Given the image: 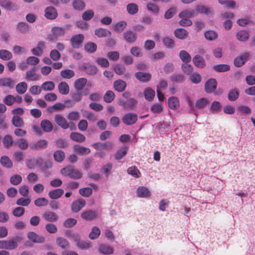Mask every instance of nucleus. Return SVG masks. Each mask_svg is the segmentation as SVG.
<instances>
[{"label": "nucleus", "instance_id": "obj_1", "mask_svg": "<svg viewBox=\"0 0 255 255\" xmlns=\"http://www.w3.org/2000/svg\"><path fill=\"white\" fill-rule=\"evenodd\" d=\"M61 173L62 175L74 179H79L82 177V173L72 166H67L61 169Z\"/></svg>", "mask_w": 255, "mask_h": 255}, {"label": "nucleus", "instance_id": "obj_2", "mask_svg": "<svg viewBox=\"0 0 255 255\" xmlns=\"http://www.w3.org/2000/svg\"><path fill=\"white\" fill-rule=\"evenodd\" d=\"M51 33L52 34L49 35L48 38L50 41H54L64 35L65 29L59 26H54L51 29Z\"/></svg>", "mask_w": 255, "mask_h": 255}, {"label": "nucleus", "instance_id": "obj_3", "mask_svg": "<svg viewBox=\"0 0 255 255\" xmlns=\"http://www.w3.org/2000/svg\"><path fill=\"white\" fill-rule=\"evenodd\" d=\"M137 115L135 113H129L125 114L122 118V122L126 125H131L136 123Z\"/></svg>", "mask_w": 255, "mask_h": 255}, {"label": "nucleus", "instance_id": "obj_4", "mask_svg": "<svg viewBox=\"0 0 255 255\" xmlns=\"http://www.w3.org/2000/svg\"><path fill=\"white\" fill-rule=\"evenodd\" d=\"M17 247L18 244L13 241L12 239L9 240L0 241V249L12 250Z\"/></svg>", "mask_w": 255, "mask_h": 255}, {"label": "nucleus", "instance_id": "obj_5", "mask_svg": "<svg viewBox=\"0 0 255 255\" xmlns=\"http://www.w3.org/2000/svg\"><path fill=\"white\" fill-rule=\"evenodd\" d=\"M86 205L84 199L80 198L74 201L71 204V210L73 212L78 213Z\"/></svg>", "mask_w": 255, "mask_h": 255}, {"label": "nucleus", "instance_id": "obj_6", "mask_svg": "<svg viewBox=\"0 0 255 255\" xmlns=\"http://www.w3.org/2000/svg\"><path fill=\"white\" fill-rule=\"evenodd\" d=\"M84 36L82 34H78L73 36L70 40L71 45L75 48H78L83 42Z\"/></svg>", "mask_w": 255, "mask_h": 255}, {"label": "nucleus", "instance_id": "obj_7", "mask_svg": "<svg viewBox=\"0 0 255 255\" xmlns=\"http://www.w3.org/2000/svg\"><path fill=\"white\" fill-rule=\"evenodd\" d=\"M0 6L10 11H15L18 9L17 5L10 0H0Z\"/></svg>", "mask_w": 255, "mask_h": 255}, {"label": "nucleus", "instance_id": "obj_8", "mask_svg": "<svg viewBox=\"0 0 255 255\" xmlns=\"http://www.w3.org/2000/svg\"><path fill=\"white\" fill-rule=\"evenodd\" d=\"M54 120L56 124L61 128L65 129L69 128V124L63 116L61 115H56L55 116Z\"/></svg>", "mask_w": 255, "mask_h": 255}, {"label": "nucleus", "instance_id": "obj_9", "mask_svg": "<svg viewBox=\"0 0 255 255\" xmlns=\"http://www.w3.org/2000/svg\"><path fill=\"white\" fill-rule=\"evenodd\" d=\"M123 37L127 42L133 43L136 40L137 35L132 30H128L124 33Z\"/></svg>", "mask_w": 255, "mask_h": 255}, {"label": "nucleus", "instance_id": "obj_10", "mask_svg": "<svg viewBox=\"0 0 255 255\" xmlns=\"http://www.w3.org/2000/svg\"><path fill=\"white\" fill-rule=\"evenodd\" d=\"M28 239L33 243H43L45 239L44 237L39 236L34 232H29L27 233Z\"/></svg>", "mask_w": 255, "mask_h": 255}, {"label": "nucleus", "instance_id": "obj_11", "mask_svg": "<svg viewBox=\"0 0 255 255\" xmlns=\"http://www.w3.org/2000/svg\"><path fill=\"white\" fill-rule=\"evenodd\" d=\"M45 16L48 19L53 20L57 18L58 13L56 9L53 6H48L45 9Z\"/></svg>", "mask_w": 255, "mask_h": 255}, {"label": "nucleus", "instance_id": "obj_12", "mask_svg": "<svg viewBox=\"0 0 255 255\" xmlns=\"http://www.w3.org/2000/svg\"><path fill=\"white\" fill-rule=\"evenodd\" d=\"M250 56V53L246 52L240 56L237 57L234 60V64L237 67L242 66L247 61Z\"/></svg>", "mask_w": 255, "mask_h": 255}, {"label": "nucleus", "instance_id": "obj_13", "mask_svg": "<svg viewBox=\"0 0 255 255\" xmlns=\"http://www.w3.org/2000/svg\"><path fill=\"white\" fill-rule=\"evenodd\" d=\"M135 78L142 82H147L151 79V75L149 73L137 72L135 73Z\"/></svg>", "mask_w": 255, "mask_h": 255}, {"label": "nucleus", "instance_id": "obj_14", "mask_svg": "<svg viewBox=\"0 0 255 255\" xmlns=\"http://www.w3.org/2000/svg\"><path fill=\"white\" fill-rule=\"evenodd\" d=\"M217 83L216 80L214 78L208 80L205 84V89L207 93H212L216 88Z\"/></svg>", "mask_w": 255, "mask_h": 255}, {"label": "nucleus", "instance_id": "obj_15", "mask_svg": "<svg viewBox=\"0 0 255 255\" xmlns=\"http://www.w3.org/2000/svg\"><path fill=\"white\" fill-rule=\"evenodd\" d=\"M97 212L91 210L85 211L81 214V217L85 220L91 221L97 218Z\"/></svg>", "mask_w": 255, "mask_h": 255}, {"label": "nucleus", "instance_id": "obj_16", "mask_svg": "<svg viewBox=\"0 0 255 255\" xmlns=\"http://www.w3.org/2000/svg\"><path fill=\"white\" fill-rule=\"evenodd\" d=\"M64 192V190L61 188L53 189L49 192L48 196L53 200L58 199L63 195Z\"/></svg>", "mask_w": 255, "mask_h": 255}, {"label": "nucleus", "instance_id": "obj_17", "mask_svg": "<svg viewBox=\"0 0 255 255\" xmlns=\"http://www.w3.org/2000/svg\"><path fill=\"white\" fill-rule=\"evenodd\" d=\"M83 69L84 70V72L90 75H95L97 72L98 69L97 67L93 65H91L89 63H85L82 66Z\"/></svg>", "mask_w": 255, "mask_h": 255}, {"label": "nucleus", "instance_id": "obj_18", "mask_svg": "<svg viewBox=\"0 0 255 255\" xmlns=\"http://www.w3.org/2000/svg\"><path fill=\"white\" fill-rule=\"evenodd\" d=\"M36 68L35 67L32 68L30 70L26 72V79L28 81H37L39 77L38 74L36 73Z\"/></svg>", "mask_w": 255, "mask_h": 255}, {"label": "nucleus", "instance_id": "obj_19", "mask_svg": "<svg viewBox=\"0 0 255 255\" xmlns=\"http://www.w3.org/2000/svg\"><path fill=\"white\" fill-rule=\"evenodd\" d=\"M168 105L169 108L173 110L178 109L180 107L178 99L176 97H171L168 100Z\"/></svg>", "mask_w": 255, "mask_h": 255}, {"label": "nucleus", "instance_id": "obj_20", "mask_svg": "<svg viewBox=\"0 0 255 255\" xmlns=\"http://www.w3.org/2000/svg\"><path fill=\"white\" fill-rule=\"evenodd\" d=\"M48 145L47 141L45 139L39 140L35 143H31L30 147L32 150L46 148Z\"/></svg>", "mask_w": 255, "mask_h": 255}, {"label": "nucleus", "instance_id": "obj_21", "mask_svg": "<svg viewBox=\"0 0 255 255\" xmlns=\"http://www.w3.org/2000/svg\"><path fill=\"white\" fill-rule=\"evenodd\" d=\"M87 80L85 78H81L77 79L74 83V87L76 92L81 91L85 86Z\"/></svg>", "mask_w": 255, "mask_h": 255}, {"label": "nucleus", "instance_id": "obj_22", "mask_svg": "<svg viewBox=\"0 0 255 255\" xmlns=\"http://www.w3.org/2000/svg\"><path fill=\"white\" fill-rule=\"evenodd\" d=\"M193 62L197 67L199 68H203L206 66L205 60L199 55H196L194 57Z\"/></svg>", "mask_w": 255, "mask_h": 255}, {"label": "nucleus", "instance_id": "obj_23", "mask_svg": "<svg viewBox=\"0 0 255 255\" xmlns=\"http://www.w3.org/2000/svg\"><path fill=\"white\" fill-rule=\"evenodd\" d=\"M70 138L71 140L77 142H83L86 139L84 134L78 132H72L70 133Z\"/></svg>", "mask_w": 255, "mask_h": 255}, {"label": "nucleus", "instance_id": "obj_24", "mask_svg": "<svg viewBox=\"0 0 255 255\" xmlns=\"http://www.w3.org/2000/svg\"><path fill=\"white\" fill-rule=\"evenodd\" d=\"M99 251L104 255H111L114 253V249L109 245L102 244L99 246Z\"/></svg>", "mask_w": 255, "mask_h": 255}, {"label": "nucleus", "instance_id": "obj_25", "mask_svg": "<svg viewBox=\"0 0 255 255\" xmlns=\"http://www.w3.org/2000/svg\"><path fill=\"white\" fill-rule=\"evenodd\" d=\"M113 145L111 142L108 141L105 143H96L94 144V148L99 150L107 149L110 150L113 148Z\"/></svg>", "mask_w": 255, "mask_h": 255}, {"label": "nucleus", "instance_id": "obj_26", "mask_svg": "<svg viewBox=\"0 0 255 255\" xmlns=\"http://www.w3.org/2000/svg\"><path fill=\"white\" fill-rule=\"evenodd\" d=\"M196 11L197 13H205L209 16H212L213 14V10L210 7H206L202 5H197Z\"/></svg>", "mask_w": 255, "mask_h": 255}, {"label": "nucleus", "instance_id": "obj_27", "mask_svg": "<svg viewBox=\"0 0 255 255\" xmlns=\"http://www.w3.org/2000/svg\"><path fill=\"white\" fill-rule=\"evenodd\" d=\"M56 244L62 249H69L70 244L67 240L63 237H58L56 240Z\"/></svg>", "mask_w": 255, "mask_h": 255}, {"label": "nucleus", "instance_id": "obj_28", "mask_svg": "<svg viewBox=\"0 0 255 255\" xmlns=\"http://www.w3.org/2000/svg\"><path fill=\"white\" fill-rule=\"evenodd\" d=\"M114 87L115 90L121 92L124 91L126 88L127 84L122 80H118L114 82Z\"/></svg>", "mask_w": 255, "mask_h": 255}, {"label": "nucleus", "instance_id": "obj_29", "mask_svg": "<svg viewBox=\"0 0 255 255\" xmlns=\"http://www.w3.org/2000/svg\"><path fill=\"white\" fill-rule=\"evenodd\" d=\"M137 195L139 197L147 198L150 196V193L147 188L141 186L137 188Z\"/></svg>", "mask_w": 255, "mask_h": 255}, {"label": "nucleus", "instance_id": "obj_30", "mask_svg": "<svg viewBox=\"0 0 255 255\" xmlns=\"http://www.w3.org/2000/svg\"><path fill=\"white\" fill-rule=\"evenodd\" d=\"M209 103V101L207 98H202L196 101L193 109H201L204 108Z\"/></svg>", "mask_w": 255, "mask_h": 255}, {"label": "nucleus", "instance_id": "obj_31", "mask_svg": "<svg viewBox=\"0 0 255 255\" xmlns=\"http://www.w3.org/2000/svg\"><path fill=\"white\" fill-rule=\"evenodd\" d=\"M127 173L132 177L138 178L141 176V173L135 166L129 167L127 169Z\"/></svg>", "mask_w": 255, "mask_h": 255}, {"label": "nucleus", "instance_id": "obj_32", "mask_svg": "<svg viewBox=\"0 0 255 255\" xmlns=\"http://www.w3.org/2000/svg\"><path fill=\"white\" fill-rule=\"evenodd\" d=\"M40 126L45 132H50L53 129V125L48 120H42L41 122Z\"/></svg>", "mask_w": 255, "mask_h": 255}, {"label": "nucleus", "instance_id": "obj_33", "mask_svg": "<svg viewBox=\"0 0 255 255\" xmlns=\"http://www.w3.org/2000/svg\"><path fill=\"white\" fill-rule=\"evenodd\" d=\"M43 217L44 219L48 222H56L58 220V216L52 212L45 213Z\"/></svg>", "mask_w": 255, "mask_h": 255}, {"label": "nucleus", "instance_id": "obj_34", "mask_svg": "<svg viewBox=\"0 0 255 255\" xmlns=\"http://www.w3.org/2000/svg\"><path fill=\"white\" fill-rule=\"evenodd\" d=\"M58 89L61 94L67 95L69 93V86L65 82H60L58 86Z\"/></svg>", "mask_w": 255, "mask_h": 255}, {"label": "nucleus", "instance_id": "obj_35", "mask_svg": "<svg viewBox=\"0 0 255 255\" xmlns=\"http://www.w3.org/2000/svg\"><path fill=\"white\" fill-rule=\"evenodd\" d=\"M197 15V12L195 10H185L182 12H181L179 14V17H186V18H190L195 17Z\"/></svg>", "mask_w": 255, "mask_h": 255}, {"label": "nucleus", "instance_id": "obj_36", "mask_svg": "<svg viewBox=\"0 0 255 255\" xmlns=\"http://www.w3.org/2000/svg\"><path fill=\"white\" fill-rule=\"evenodd\" d=\"M249 33L246 30H241L236 34L237 39L240 41H246L249 38Z\"/></svg>", "mask_w": 255, "mask_h": 255}, {"label": "nucleus", "instance_id": "obj_37", "mask_svg": "<svg viewBox=\"0 0 255 255\" xmlns=\"http://www.w3.org/2000/svg\"><path fill=\"white\" fill-rule=\"evenodd\" d=\"M188 32L183 28H177L174 31L175 36L180 39L186 38L188 36Z\"/></svg>", "mask_w": 255, "mask_h": 255}, {"label": "nucleus", "instance_id": "obj_38", "mask_svg": "<svg viewBox=\"0 0 255 255\" xmlns=\"http://www.w3.org/2000/svg\"><path fill=\"white\" fill-rule=\"evenodd\" d=\"M43 162V160L42 158H38L37 159H30L27 161V166L29 169H33L37 165H41Z\"/></svg>", "mask_w": 255, "mask_h": 255}, {"label": "nucleus", "instance_id": "obj_39", "mask_svg": "<svg viewBox=\"0 0 255 255\" xmlns=\"http://www.w3.org/2000/svg\"><path fill=\"white\" fill-rule=\"evenodd\" d=\"M0 164L4 167L10 168L13 166V163L9 158L5 155L1 157L0 159Z\"/></svg>", "mask_w": 255, "mask_h": 255}, {"label": "nucleus", "instance_id": "obj_40", "mask_svg": "<svg viewBox=\"0 0 255 255\" xmlns=\"http://www.w3.org/2000/svg\"><path fill=\"white\" fill-rule=\"evenodd\" d=\"M95 34L99 37H104L110 36L111 33L106 29L99 28L95 30Z\"/></svg>", "mask_w": 255, "mask_h": 255}, {"label": "nucleus", "instance_id": "obj_41", "mask_svg": "<svg viewBox=\"0 0 255 255\" xmlns=\"http://www.w3.org/2000/svg\"><path fill=\"white\" fill-rule=\"evenodd\" d=\"M75 152L79 154L86 155L90 153V149L86 147L81 146L78 145H75L74 147Z\"/></svg>", "mask_w": 255, "mask_h": 255}, {"label": "nucleus", "instance_id": "obj_42", "mask_svg": "<svg viewBox=\"0 0 255 255\" xmlns=\"http://www.w3.org/2000/svg\"><path fill=\"white\" fill-rule=\"evenodd\" d=\"M14 82L10 78H4L0 79V86L2 87H8L12 88Z\"/></svg>", "mask_w": 255, "mask_h": 255}, {"label": "nucleus", "instance_id": "obj_43", "mask_svg": "<svg viewBox=\"0 0 255 255\" xmlns=\"http://www.w3.org/2000/svg\"><path fill=\"white\" fill-rule=\"evenodd\" d=\"M143 94L145 98L149 101H152L155 96V91L149 87L144 90Z\"/></svg>", "mask_w": 255, "mask_h": 255}, {"label": "nucleus", "instance_id": "obj_44", "mask_svg": "<svg viewBox=\"0 0 255 255\" xmlns=\"http://www.w3.org/2000/svg\"><path fill=\"white\" fill-rule=\"evenodd\" d=\"M239 96V92L237 89H233L231 90L228 95V98L230 101H236Z\"/></svg>", "mask_w": 255, "mask_h": 255}, {"label": "nucleus", "instance_id": "obj_45", "mask_svg": "<svg viewBox=\"0 0 255 255\" xmlns=\"http://www.w3.org/2000/svg\"><path fill=\"white\" fill-rule=\"evenodd\" d=\"M88 94V92H82L81 91L76 92V93H72L71 97L73 101L76 102H80L82 99V96H86Z\"/></svg>", "mask_w": 255, "mask_h": 255}, {"label": "nucleus", "instance_id": "obj_46", "mask_svg": "<svg viewBox=\"0 0 255 255\" xmlns=\"http://www.w3.org/2000/svg\"><path fill=\"white\" fill-rule=\"evenodd\" d=\"M15 144L17 145L20 149L22 150H25L28 147V143L26 139L23 138L17 140Z\"/></svg>", "mask_w": 255, "mask_h": 255}, {"label": "nucleus", "instance_id": "obj_47", "mask_svg": "<svg viewBox=\"0 0 255 255\" xmlns=\"http://www.w3.org/2000/svg\"><path fill=\"white\" fill-rule=\"evenodd\" d=\"M17 93L19 94H24L27 90V85L24 82L18 83L15 87Z\"/></svg>", "mask_w": 255, "mask_h": 255}, {"label": "nucleus", "instance_id": "obj_48", "mask_svg": "<svg viewBox=\"0 0 255 255\" xmlns=\"http://www.w3.org/2000/svg\"><path fill=\"white\" fill-rule=\"evenodd\" d=\"M213 68L218 72H224L228 71L230 69V66L228 64H221L215 65Z\"/></svg>", "mask_w": 255, "mask_h": 255}, {"label": "nucleus", "instance_id": "obj_49", "mask_svg": "<svg viewBox=\"0 0 255 255\" xmlns=\"http://www.w3.org/2000/svg\"><path fill=\"white\" fill-rule=\"evenodd\" d=\"M179 57L181 60L184 63L189 62L191 60V57L190 54L184 50L180 51Z\"/></svg>", "mask_w": 255, "mask_h": 255}, {"label": "nucleus", "instance_id": "obj_50", "mask_svg": "<svg viewBox=\"0 0 255 255\" xmlns=\"http://www.w3.org/2000/svg\"><path fill=\"white\" fill-rule=\"evenodd\" d=\"M12 57V53L4 49L0 50V58L5 61L11 59Z\"/></svg>", "mask_w": 255, "mask_h": 255}, {"label": "nucleus", "instance_id": "obj_51", "mask_svg": "<svg viewBox=\"0 0 255 255\" xmlns=\"http://www.w3.org/2000/svg\"><path fill=\"white\" fill-rule=\"evenodd\" d=\"M12 123L15 127H22L23 126L24 123L22 118L17 116H14L12 119Z\"/></svg>", "mask_w": 255, "mask_h": 255}, {"label": "nucleus", "instance_id": "obj_52", "mask_svg": "<svg viewBox=\"0 0 255 255\" xmlns=\"http://www.w3.org/2000/svg\"><path fill=\"white\" fill-rule=\"evenodd\" d=\"M75 73L72 70L65 69L61 71L60 75L64 79H70L74 76Z\"/></svg>", "mask_w": 255, "mask_h": 255}, {"label": "nucleus", "instance_id": "obj_53", "mask_svg": "<svg viewBox=\"0 0 255 255\" xmlns=\"http://www.w3.org/2000/svg\"><path fill=\"white\" fill-rule=\"evenodd\" d=\"M128 148L124 147L120 148L116 153L115 157L116 160L122 159L127 153Z\"/></svg>", "mask_w": 255, "mask_h": 255}, {"label": "nucleus", "instance_id": "obj_54", "mask_svg": "<svg viewBox=\"0 0 255 255\" xmlns=\"http://www.w3.org/2000/svg\"><path fill=\"white\" fill-rule=\"evenodd\" d=\"M101 231L97 227H94L92 229V231L89 234V237L91 240L97 239L100 235Z\"/></svg>", "mask_w": 255, "mask_h": 255}, {"label": "nucleus", "instance_id": "obj_55", "mask_svg": "<svg viewBox=\"0 0 255 255\" xmlns=\"http://www.w3.org/2000/svg\"><path fill=\"white\" fill-rule=\"evenodd\" d=\"M73 6L74 9L81 11L84 8L85 3L82 0H74L73 1Z\"/></svg>", "mask_w": 255, "mask_h": 255}, {"label": "nucleus", "instance_id": "obj_56", "mask_svg": "<svg viewBox=\"0 0 255 255\" xmlns=\"http://www.w3.org/2000/svg\"><path fill=\"white\" fill-rule=\"evenodd\" d=\"M53 157L55 161L61 162L65 158V153L62 150H56L54 153Z\"/></svg>", "mask_w": 255, "mask_h": 255}, {"label": "nucleus", "instance_id": "obj_57", "mask_svg": "<svg viewBox=\"0 0 255 255\" xmlns=\"http://www.w3.org/2000/svg\"><path fill=\"white\" fill-rule=\"evenodd\" d=\"M83 116L89 121L95 122L97 120V117L91 112L87 110H82Z\"/></svg>", "mask_w": 255, "mask_h": 255}, {"label": "nucleus", "instance_id": "obj_58", "mask_svg": "<svg viewBox=\"0 0 255 255\" xmlns=\"http://www.w3.org/2000/svg\"><path fill=\"white\" fill-rule=\"evenodd\" d=\"M127 9L128 13L133 15L138 11V6L134 3H130L127 5Z\"/></svg>", "mask_w": 255, "mask_h": 255}, {"label": "nucleus", "instance_id": "obj_59", "mask_svg": "<svg viewBox=\"0 0 255 255\" xmlns=\"http://www.w3.org/2000/svg\"><path fill=\"white\" fill-rule=\"evenodd\" d=\"M127 22L125 21H121L118 22L114 26L115 31L121 33L124 31L127 26Z\"/></svg>", "mask_w": 255, "mask_h": 255}, {"label": "nucleus", "instance_id": "obj_60", "mask_svg": "<svg viewBox=\"0 0 255 255\" xmlns=\"http://www.w3.org/2000/svg\"><path fill=\"white\" fill-rule=\"evenodd\" d=\"M205 38L209 40H214L217 38L218 34L213 30H208L204 33Z\"/></svg>", "mask_w": 255, "mask_h": 255}, {"label": "nucleus", "instance_id": "obj_61", "mask_svg": "<svg viewBox=\"0 0 255 255\" xmlns=\"http://www.w3.org/2000/svg\"><path fill=\"white\" fill-rule=\"evenodd\" d=\"M163 106L161 103L154 104L150 108L151 112L153 114H158L162 112Z\"/></svg>", "mask_w": 255, "mask_h": 255}, {"label": "nucleus", "instance_id": "obj_62", "mask_svg": "<svg viewBox=\"0 0 255 255\" xmlns=\"http://www.w3.org/2000/svg\"><path fill=\"white\" fill-rule=\"evenodd\" d=\"M95 12L92 9H88L82 14V17L85 21H89L94 16Z\"/></svg>", "mask_w": 255, "mask_h": 255}, {"label": "nucleus", "instance_id": "obj_63", "mask_svg": "<svg viewBox=\"0 0 255 255\" xmlns=\"http://www.w3.org/2000/svg\"><path fill=\"white\" fill-rule=\"evenodd\" d=\"M114 98L115 94L110 90L107 91L104 96V100L107 103H111L114 100Z\"/></svg>", "mask_w": 255, "mask_h": 255}, {"label": "nucleus", "instance_id": "obj_64", "mask_svg": "<svg viewBox=\"0 0 255 255\" xmlns=\"http://www.w3.org/2000/svg\"><path fill=\"white\" fill-rule=\"evenodd\" d=\"M55 88V84L52 81L44 82L41 85V88L44 91H52Z\"/></svg>", "mask_w": 255, "mask_h": 255}]
</instances>
